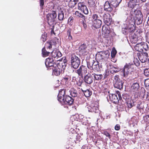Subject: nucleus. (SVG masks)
<instances>
[{"label":"nucleus","instance_id":"1","mask_svg":"<svg viewBox=\"0 0 149 149\" xmlns=\"http://www.w3.org/2000/svg\"><path fill=\"white\" fill-rule=\"evenodd\" d=\"M134 22V20H132L131 17L127 18L122 26V32L124 34H126L128 32H134L135 30Z\"/></svg>","mask_w":149,"mask_h":149},{"label":"nucleus","instance_id":"2","mask_svg":"<svg viewBox=\"0 0 149 149\" xmlns=\"http://www.w3.org/2000/svg\"><path fill=\"white\" fill-rule=\"evenodd\" d=\"M134 70L133 65L129 63L126 64L123 68L120 70L121 75L125 78L127 77L129 74H132V72Z\"/></svg>","mask_w":149,"mask_h":149},{"label":"nucleus","instance_id":"3","mask_svg":"<svg viewBox=\"0 0 149 149\" xmlns=\"http://www.w3.org/2000/svg\"><path fill=\"white\" fill-rule=\"evenodd\" d=\"M122 0H115L110 3L109 1L105 2L104 6V10L106 11H111L113 10V7H117L120 3Z\"/></svg>","mask_w":149,"mask_h":149},{"label":"nucleus","instance_id":"4","mask_svg":"<svg viewBox=\"0 0 149 149\" xmlns=\"http://www.w3.org/2000/svg\"><path fill=\"white\" fill-rule=\"evenodd\" d=\"M70 61L71 67L75 69H77L80 63V59L74 54L71 55Z\"/></svg>","mask_w":149,"mask_h":149},{"label":"nucleus","instance_id":"5","mask_svg":"<svg viewBox=\"0 0 149 149\" xmlns=\"http://www.w3.org/2000/svg\"><path fill=\"white\" fill-rule=\"evenodd\" d=\"M113 83L114 87L120 89L123 88V82L120 80L118 75H116L114 77Z\"/></svg>","mask_w":149,"mask_h":149},{"label":"nucleus","instance_id":"6","mask_svg":"<svg viewBox=\"0 0 149 149\" xmlns=\"http://www.w3.org/2000/svg\"><path fill=\"white\" fill-rule=\"evenodd\" d=\"M133 15L136 18V21H137V24L141 23L143 19V15L141 12L139 10H135L134 11Z\"/></svg>","mask_w":149,"mask_h":149},{"label":"nucleus","instance_id":"7","mask_svg":"<svg viewBox=\"0 0 149 149\" xmlns=\"http://www.w3.org/2000/svg\"><path fill=\"white\" fill-rule=\"evenodd\" d=\"M110 55L109 51L106 50L103 52H99L96 56V58L99 60L106 59L109 58Z\"/></svg>","mask_w":149,"mask_h":149},{"label":"nucleus","instance_id":"8","mask_svg":"<svg viewBox=\"0 0 149 149\" xmlns=\"http://www.w3.org/2000/svg\"><path fill=\"white\" fill-rule=\"evenodd\" d=\"M88 69L84 65H81L79 68L76 71V72L78 75L83 78L84 75H85L87 73Z\"/></svg>","mask_w":149,"mask_h":149},{"label":"nucleus","instance_id":"9","mask_svg":"<svg viewBox=\"0 0 149 149\" xmlns=\"http://www.w3.org/2000/svg\"><path fill=\"white\" fill-rule=\"evenodd\" d=\"M56 14L55 11H53L50 14L47 15V17L48 22H53L54 19L56 17Z\"/></svg>","mask_w":149,"mask_h":149},{"label":"nucleus","instance_id":"10","mask_svg":"<svg viewBox=\"0 0 149 149\" xmlns=\"http://www.w3.org/2000/svg\"><path fill=\"white\" fill-rule=\"evenodd\" d=\"M65 90L64 89L60 90L58 95V100L61 103H62V101H64V98L65 96Z\"/></svg>","mask_w":149,"mask_h":149},{"label":"nucleus","instance_id":"11","mask_svg":"<svg viewBox=\"0 0 149 149\" xmlns=\"http://www.w3.org/2000/svg\"><path fill=\"white\" fill-rule=\"evenodd\" d=\"M79 51L80 53L84 55H86L89 52V50L87 49L86 45L83 44L79 47Z\"/></svg>","mask_w":149,"mask_h":149},{"label":"nucleus","instance_id":"12","mask_svg":"<svg viewBox=\"0 0 149 149\" xmlns=\"http://www.w3.org/2000/svg\"><path fill=\"white\" fill-rule=\"evenodd\" d=\"M89 24H92L93 27L97 29L100 28L101 25L102 21L100 19H97L93 22L89 21L87 22Z\"/></svg>","mask_w":149,"mask_h":149},{"label":"nucleus","instance_id":"13","mask_svg":"<svg viewBox=\"0 0 149 149\" xmlns=\"http://www.w3.org/2000/svg\"><path fill=\"white\" fill-rule=\"evenodd\" d=\"M78 7V9L83 11L84 14H87L88 13V12L87 7L84 3H79Z\"/></svg>","mask_w":149,"mask_h":149},{"label":"nucleus","instance_id":"14","mask_svg":"<svg viewBox=\"0 0 149 149\" xmlns=\"http://www.w3.org/2000/svg\"><path fill=\"white\" fill-rule=\"evenodd\" d=\"M84 81L87 84H91L93 82V77L90 74H86L84 77Z\"/></svg>","mask_w":149,"mask_h":149},{"label":"nucleus","instance_id":"15","mask_svg":"<svg viewBox=\"0 0 149 149\" xmlns=\"http://www.w3.org/2000/svg\"><path fill=\"white\" fill-rule=\"evenodd\" d=\"M139 0H131L128 3V6L131 8H134L136 6L138 7L139 5Z\"/></svg>","mask_w":149,"mask_h":149},{"label":"nucleus","instance_id":"16","mask_svg":"<svg viewBox=\"0 0 149 149\" xmlns=\"http://www.w3.org/2000/svg\"><path fill=\"white\" fill-rule=\"evenodd\" d=\"M138 57L141 62L144 63L147 59L148 54L146 52L142 53L140 54Z\"/></svg>","mask_w":149,"mask_h":149},{"label":"nucleus","instance_id":"17","mask_svg":"<svg viewBox=\"0 0 149 149\" xmlns=\"http://www.w3.org/2000/svg\"><path fill=\"white\" fill-rule=\"evenodd\" d=\"M110 31L108 27H107L105 26H103L102 29V34L104 37L107 38L109 36Z\"/></svg>","mask_w":149,"mask_h":149},{"label":"nucleus","instance_id":"18","mask_svg":"<svg viewBox=\"0 0 149 149\" xmlns=\"http://www.w3.org/2000/svg\"><path fill=\"white\" fill-rule=\"evenodd\" d=\"M73 101V99L69 95H65L64 98V101H62L65 104H71Z\"/></svg>","mask_w":149,"mask_h":149},{"label":"nucleus","instance_id":"19","mask_svg":"<svg viewBox=\"0 0 149 149\" xmlns=\"http://www.w3.org/2000/svg\"><path fill=\"white\" fill-rule=\"evenodd\" d=\"M78 1L79 0H66V4H67L69 7L73 8L77 4Z\"/></svg>","mask_w":149,"mask_h":149},{"label":"nucleus","instance_id":"20","mask_svg":"<svg viewBox=\"0 0 149 149\" xmlns=\"http://www.w3.org/2000/svg\"><path fill=\"white\" fill-rule=\"evenodd\" d=\"M45 63L47 68L53 66L54 65V59L53 58H47L46 59Z\"/></svg>","mask_w":149,"mask_h":149},{"label":"nucleus","instance_id":"21","mask_svg":"<svg viewBox=\"0 0 149 149\" xmlns=\"http://www.w3.org/2000/svg\"><path fill=\"white\" fill-rule=\"evenodd\" d=\"M109 97L110 100L113 102L117 104L119 101L117 95L113 94H109Z\"/></svg>","mask_w":149,"mask_h":149},{"label":"nucleus","instance_id":"22","mask_svg":"<svg viewBox=\"0 0 149 149\" xmlns=\"http://www.w3.org/2000/svg\"><path fill=\"white\" fill-rule=\"evenodd\" d=\"M52 57L54 58H58L61 57L62 56V54L58 50L54 49L51 53Z\"/></svg>","mask_w":149,"mask_h":149},{"label":"nucleus","instance_id":"23","mask_svg":"<svg viewBox=\"0 0 149 149\" xmlns=\"http://www.w3.org/2000/svg\"><path fill=\"white\" fill-rule=\"evenodd\" d=\"M58 40L57 38H55L54 40L52 41L50 43H48L47 44L49 45L48 48L49 49L52 48V47L54 48L56 45H58L59 44L58 43L57 40Z\"/></svg>","mask_w":149,"mask_h":149},{"label":"nucleus","instance_id":"24","mask_svg":"<svg viewBox=\"0 0 149 149\" xmlns=\"http://www.w3.org/2000/svg\"><path fill=\"white\" fill-rule=\"evenodd\" d=\"M142 42L136 44L134 46L135 49L139 52L143 51V50L142 49Z\"/></svg>","mask_w":149,"mask_h":149},{"label":"nucleus","instance_id":"25","mask_svg":"<svg viewBox=\"0 0 149 149\" xmlns=\"http://www.w3.org/2000/svg\"><path fill=\"white\" fill-rule=\"evenodd\" d=\"M69 92L71 96L73 97H75L77 96L78 93L77 91L74 88H71L69 91Z\"/></svg>","mask_w":149,"mask_h":149},{"label":"nucleus","instance_id":"26","mask_svg":"<svg viewBox=\"0 0 149 149\" xmlns=\"http://www.w3.org/2000/svg\"><path fill=\"white\" fill-rule=\"evenodd\" d=\"M52 69L53 70V74H54L56 76L59 75L60 74V70L58 66H56L55 67H54V68H52Z\"/></svg>","mask_w":149,"mask_h":149},{"label":"nucleus","instance_id":"27","mask_svg":"<svg viewBox=\"0 0 149 149\" xmlns=\"http://www.w3.org/2000/svg\"><path fill=\"white\" fill-rule=\"evenodd\" d=\"M85 96L86 97H90L92 94L91 91L89 89H87L86 90H82Z\"/></svg>","mask_w":149,"mask_h":149},{"label":"nucleus","instance_id":"28","mask_svg":"<svg viewBox=\"0 0 149 149\" xmlns=\"http://www.w3.org/2000/svg\"><path fill=\"white\" fill-rule=\"evenodd\" d=\"M95 80H99L101 79L103 77V75L101 74H97L95 73L92 74Z\"/></svg>","mask_w":149,"mask_h":149},{"label":"nucleus","instance_id":"29","mask_svg":"<svg viewBox=\"0 0 149 149\" xmlns=\"http://www.w3.org/2000/svg\"><path fill=\"white\" fill-rule=\"evenodd\" d=\"M139 88V86L137 83H134L131 86V89L133 91H137Z\"/></svg>","mask_w":149,"mask_h":149},{"label":"nucleus","instance_id":"30","mask_svg":"<svg viewBox=\"0 0 149 149\" xmlns=\"http://www.w3.org/2000/svg\"><path fill=\"white\" fill-rule=\"evenodd\" d=\"M94 60H90L88 62H87L88 68L90 69H93V64Z\"/></svg>","mask_w":149,"mask_h":149},{"label":"nucleus","instance_id":"31","mask_svg":"<svg viewBox=\"0 0 149 149\" xmlns=\"http://www.w3.org/2000/svg\"><path fill=\"white\" fill-rule=\"evenodd\" d=\"M58 18L59 20H62L64 18V13L62 11L59 12L58 14Z\"/></svg>","mask_w":149,"mask_h":149},{"label":"nucleus","instance_id":"32","mask_svg":"<svg viewBox=\"0 0 149 149\" xmlns=\"http://www.w3.org/2000/svg\"><path fill=\"white\" fill-rule=\"evenodd\" d=\"M99 67V66L98 62L94 60L93 69L95 70H98Z\"/></svg>","mask_w":149,"mask_h":149},{"label":"nucleus","instance_id":"33","mask_svg":"<svg viewBox=\"0 0 149 149\" xmlns=\"http://www.w3.org/2000/svg\"><path fill=\"white\" fill-rule=\"evenodd\" d=\"M91 111L92 112H94L95 113L98 112V108L97 107V104H95L93 103V107Z\"/></svg>","mask_w":149,"mask_h":149},{"label":"nucleus","instance_id":"34","mask_svg":"<svg viewBox=\"0 0 149 149\" xmlns=\"http://www.w3.org/2000/svg\"><path fill=\"white\" fill-rule=\"evenodd\" d=\"M142 47L143 50L144 49L145 51H146L148 50V44L145 42H142Z\"/></svg>","mask_w":149,"mask_h":149},{"label":"nucleus","instance_id":"35","mask_svg":"<svg viewBox=\"0 0 149 149\" xmlns=\"http://www.w3.org/2000/svg\"><path fill=\"white\" fill-rule=\"evenodd\" d=\"M103 19L104 22L106 23H108L110 21L108 15L106 14H104L103 15Z\"/></svg>","mask_w":149,"mask_h":149},{"label":"nucleus","instance_id":"36","mask_svg":"<svg viewBox=\"0 0 149 149\" xmlns=\"http://www.w3.org/2000/svg\"><path fill=\"white\" fill-rule=\"evenodd\" d=\"M92 22L96 21L97 19H100V17L96 14H93L92 16Z\"/></svg>","mask_w":149,"mask_h":149},{"label":"nucleus","instance_id":"37","mask_svg":"<svg viewBox=\"0 0 149 149\" xmlns=\"http://www.w3.org/2000/svg\"><path fill=\"white\" fill-rule=\"evenodd\" d=\"M88 3L90 7L94 6L95 5L94 0H88Z\"/></svg>","mask_w":149,"mask_h":149},{"label":"nucleus","instance_id":"38","mask_svg":"<svg viewBox=\"0 0 149 149\" xmlns=\"http://www.w3.org/2000/svg\"><path fill=\"white\" fill-rule=\"evenodd\" d=\"M42 53L44 56H48L49 54V52L46 51L45 48L42 49Z\"/></svg>","mask_w":149,"mask_h":149},{"label":"nucleus","instance_id":"39","mask_svg":"<svg viewBox=\"0 0 149 149\" xmlns=\"http://www.w3.org/2000/svg\"><path fill=\"white\" fill-rule=\"evenodd\" d=\"M120 71L119 68L113 67L112 69L111 70L110 72L111 73L113 74L114 73H116Z\"/></svg>","mask_w":149,"mask_h":149},{"label":"nucleus","instance_id":"40","mask_svg":"<svg viewBox=\"0 0 149 149\" xmlns=\"http://www.w3.org/2000/svg\"><path fill=\"white\" fill-rule=\"evenodd\" d=\"M93 106V103H92L91 105H88L86 106V108L89 112H92L91 110Z\"/></svg>","mask_w":149,"mask_h":149},{"label":"nucleus","instance_id":"41","mask_svg":"<svg viewBox=\"0 0 149 149\" xmlns=\"http://www.w3.org/2000/svg\"><path fill=\"white\" fill-rule=\"evenodd\" d=\"M144 74L146 76L149 77V68H146L144 70Z\"/></svg>","mask_w":149,"mask_h":149},{"label":"nucleus","instance_id":"42","mask_svg":"<svg viewBox=\"0 0 149 149\" xmlns=\"http://www.w3.org/2000/svg\"><path fill=\"white\" fill-rule=\"evenodd\" d=\"M130 40L131 42L132 43H135L136 42L137 39L136 37H131L130 38Z\"/></svg>","mask_w":149,"mask_h":149},{"label":"nucleus","instance_id":"43","mask_svg":"<svg viewBox=\"0 0 149 149\" xmlns=\"http://www.w3.org/2000/svg\"><path fill=\"white\" fill-rule=\"evenodd\" d=\"M111 54L112 57H114L116 54V50L115 49H112Z\"/></svg>","mask_w":149,"mask_h":149},{"label":"nucleus","instance_id":"44","mask_svg":"<svg viewBox=\"0 0 149 149\" xmlns=\"http://www.w3.org/2000/svg\"><path fill=\"white\" fill-rule=\"evenodd\" d=\"M47 38V34L45 33H44L42 34L41 36V39L43 42H45Z\"/></svg>","mask_w":149,"mask_h":149},{"label":"nucleus","instance_id":"45","mask_svg":"<svg viewBox=\"0 0 149 149\" xmlns=\"http://www.w3.org/2000/svg\"><path fill=\"white\" fill-rule=\"evenodd\" d=\"M102 133L105 135L106 136L108 137L109 139H110L111 138V136L108 132L107 131H104Z\"/></svg>","mask_w":149,"mask_h":149},{"label":"nucleus","instance_id":"46","mask_svg":"<svg viewBox=\"0 0 149 149\" xmlns=\"http://www.w3.org/2000/svg\"><path fill=\"white\" fill-rule=\"evenodd\" d=\"M144 84L146 87H149V79H147L145 80Z\"/></svg>","mask_w":149,"mask_h":149},{"label":"nucleus","instance_id":"47","mask_svg":"<svg viewBox=\"0 0 149 149\" xmlns=\"http://www.w3.org/2000/svg\"><path fill=\"white\" fill-rule=\"evenodd\" d=\"M62 66L63 68H65L67 65V61L66 59H64L63 61V63H62Z\"/></svg>","mask_w":149,"mask_h":149},{"label":"nucleus","instance_id":"48","mask_svg":"<svg viewBox=\"0 0 149 149\" xmlns=\"http://www.w3.org/2000/svg\"><path fill=\"white\" fill-rule=\"evenodd\" d=\"M71 31L68 30V39L70 40H72V36L70 34Z\"/></svg>","mask_w":149,"mask_h":149},{"label":"nucleus","instance_id":"49","mask_svg":"<svg viewBox=\"0 0 149 149\" xmlns=\"http://www.w3.org/2000/svg\"><path fill=\"white\" fill-rule=\"evenodd\" d=\"M134 105V103L133 102L132 103L131 102H130L127 103V106L129 108H131Z\"/></svg>","mask_w":149,"mask_h":149},{"label":"nucleus","instance_id":"50","mask_svg":"<svg viewBox=\"0 0 149 149\" xmlns=\"http://www.w3.org/2000/svg\"><path fill=\"white\" fill-rule=\"evenodd\" d=\"M40 6L41 8H42V6L44 5V0H40Z\"/></svg>","mask_w":149,"mask_h":149},{"label":"nucleus","instance_id":"51","mask_svg":"<svg viewBox=\"0 0 149 149\" xmlns=\"http://www.w3.org/2000/svg\"><path fill=\"white\" fill-rule=\"evenodd\" d=\"M120 127L119 125L117 124L115 127V129L116 130H118L120 129Z\"/></svg>","mask_w":149,"mask_h":149},{"label":"nucleus","instance_id":"52","mask_svg":"<svg viewBox=\"0 0 149 149\" xmlns=\"http://www.w3.org/2000/svg\"><path fill=\"white\" fill-rule=\"evenodd\" d=\"M144 119L146 122H149V115H147L144 117Z\"/></svg>","mask_w":149,"mask_h":149},{"label":"nucleus","instance_id":"53","mask_svg":"<svg viewBox=\"0 0 149 149\" xmlns=\"http://www.w3.org/2000/svg\"><path fill=\"white\" fill-rule=\"evenodd\" d=\"M146 37L147 41L149 43V33H147Z\"/></svg>","mask_w":149,"mask_h":149},{"label":"nucleus","instance_id":"54","mask_svg":"<svg viewBox=\"0 0 149 149\" xmlns=\"http://www.w3.org/2000/svg\"><path fill=\"white\" fill-rule=\"evenodd\" d=\"M73 19H74L73 17H70L68 19V21L72 23L73 20Z\"/></svg>","mask_w":149,"mask_h":149},{"label":"nucleus","instance_id":"55","mask_svg":"<svg viewBox=\"0 0 149 149\" xmlns=\"http://www.w3.org/2000/svg\"><path fill=\"white\" fill-rule=\"evenodd\" d=\"M137 108L139 109L142 108V106L141 104H138L137 106Z\"/></svg>","mask_w":149,"mask_h":149},{"label":"nucleus","instance_id":"56","mask_svg":"<svg viewBox=\"0 0 149 149\" xmlns=\"http://www.w3.org/2000/svg\"><path fill=\"white\" fill-rule=\"evenodd\" d=\"M81 13H79L78 11H76L75 13L74 14L76 15L77 16H78L79 17V16H80L79 15H80Z\"/></svg>","mask_w":149,"mask_h":149},{"label":"nucleus","instance_id":"57","mask_svg":"<svg viewBox=\"0 0 149 149\" xmlns=\"http://www.w3.org/2000/svg\"><path fill=\"white\" fill-rule=\"evenodd\" d=\"M80 16H79V17H81L83 19H84L85 20V16L82 14H81L80 15H79Z\"/></svg>","mask_w":149,"mask_h":149},{"label":"nucleus","instance_id":"58","mask_svg":"<svg viewBox=\"0 0 149 149\" xmlns=\"http://www.w3.org/2000/svg\"><path fill=\"white\" fill-rule=\"evenodd\" d=\"M137 61H138V62L136 63L134 62V64L136 65V66H138L139 65L140 63L139 61H138V60Z\"/></svg>","mask_w":149,"mask_h":149},{"label":"nucleus","instance_id":"59","mask_svg":"<svg viewBox=\"0 0 149 149\" xmlns=\"http://www.w3.org/2000/svg\"><path fill=\"white\" fill-rule=\"evenodd\" d=\"M146 98L148 99V100H149V92L147 93Z\"/></svg>","mask_w":149,"mask_h":149},{"label":"nucleus","instance_id":"60","mask_svg":"<svg viewBox=\"0 0 149 149\" xmlns=\"http://www.w3.org/2000/svg\"><path fill=\"white\" fill-rule=\"evenodd\" d=\"M147 23L148 25L149 26V16L148 17V19L147 20Z\"/></svg>","mask_w":149,"mask_h":149},{"label":"nucleus","instance_id":"61","mask_svg":"<svg viewBox=\"0 0 149 149\" xmlns=\"http://www.w3.org/2000/svg\"><path fill=\"white\" fill-rule=\"evenodd\" d=\"M83 26L85 28L86 27V24H85L84 23L83 24Z\"/></svg>","mask_w":149,"mask_h":149},{"label":"nucleus","instance_id":"62","mask_svg":"<svg viewBox=\"0 0 149 149\" xmlns=\"http://www.w3.org/2000/svg\"><path fill=\"white\" fill-rule=\"evenodd\" d=\"M117 94L118 95V96H119V99H120V95H119V92L118 91V92H117Z\"/></svg>","mask_w":149,"mask_h":149},{"label":"nucleus","instance_id":"63","mask_svg":"<svg viewBox=\"0 0 149 149\" xmlns=\"http://www.w3.org/2000/svg\"><path fill=\"white\" fill-rule=\"evenodd\" d=\"M146 0H141V1L143 2H145Z\"/></svg>","mask_w":149,"mask_h":149},{"label":"nucleus","instance_id":"64","mask_svg":"<svg viewBox=\"0 0 149 149\" xmlns=\"http://www.w3.org/2000/svg\"><path fill=\"white\" fill-rule=\"evenodd\" d=\"M81 84V82L79 83V86H80Z\"/></svg>","mask_w":149,"mask_h":149}]
</instances>
